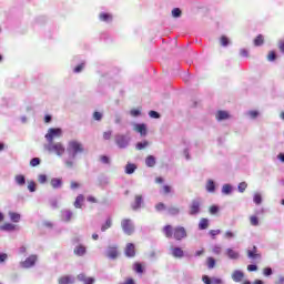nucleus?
<instances>
[{
  "label": "nucleus",
  "mask_w": 284,
  "mask_h": 284,
  "mask_svg": "<svg viewBox=\"0 0 284 284\" xmlns=\"http://www.w3.org/2000/svg\"><path fill=\"white\" fill-rule=\"evenodd\" d=\"M133 130L141 134V136H146L148 135V126L145 124H135Z\"/></svg>",
  "instance_id": "10"
},
{
  "label": "nucleus",
  "mask_w": 284,
  "mask_h": 284,
  "mask_svg": "<svg viewBox=\"0 0 284 284\" xmlns=\"http://www.w3.org/2000/svg\"><path fill=\"white\" fill-rule=\"evenodd\" d=\"M16 226L12 223H4L3 225L0 226L1 232H14Z\"/></svg>",
  "instance_id": "20"
},
{
  "label": "nucleus",
  "mask_w": 284,
  "mask_h": 284,
  "mask_svg": "<svg viewBox=\"0 0 284 284\" xmlns=\"http://www.w3.org/2000/svg\"><path fill=\"white\" fill-rule=\"evenodd\" d=\"M222 192H223V194H231V192H232V185H230V184H224L223 187H222Z\"/></svg>",
  "instance_id": "41"
},
{
  "label": "nucleus",
  "mask_w": 284,
  "mask_h": 284,
  "mask_svg": "<svg viewBox=\"0 0 284 284\" xmlns=\"http://www.w3.org/2000/svg\"><path fill=\"white\" fill-rule=\"evenodd\" d=\"M250 223L251 225H254V226L258 225V217L256 215L251 216Z\"/></svg>",
  "instance_id": "45"
},
{
  "label": "nucleus",
  "mask_w": 284,
  "mask_h": 284,
  "mask_svg": "<svg viewBox=\"0 0 284 284\" xmlns=\"http://www.w3.org/2000/svg\"><path fill=\"white\" fill-rule=\"evenodd\" d=\"M263 43H265V39L263 38V34H258L254 39V45L260 47V45H263Z\"/></svg>",
  "instance_id": "31"
},
{
  "label": "nucleus",
  "mask_w": 284,
  "mask_h": 284,
  "mask_svg": "<svg viewBox=\"0 0 284 284\" xmlns=\"http://www.w3.org/2000/svg\"><path fill=\"white\" fill-rule=\"evenodd\" d=\"M135 170H136V164L129 163L125 166L126 174H134Z\"/></svg>",
  "instance_id": "27"
},
{
  "label": "nucleus",
  "mask_w": 284,
  "mask_h": 284,
  "mask_svg": "<svg viewBox=\"0 0 284 284\" xmlns=\"http://www.w3.org/2000/svg\"><path fill=\"white\" fill-rule=\"evenodd\" d=\"M93 119H94V121H101V119H103V114L99 111H95L93 113Z\"/></svg>",
  "instance_id": "46"
},
{
  "label": "nucleus",
  "mask_w": 284,
  "mask_h": 284,
  "mask_svg": "<svg viewBox=\"0 0 284 284\" xmlns=\"http://www.w3.org/2000/svg\"><path fill=\"white\" fill-rule=\"evenodd\" d=\"M84 68H85V63L78 64V65L73 69V72H75L77 74H79V72H82Z\"/></svg>",
  "instance_id": "44"
},
{
  "label": "nucleus",
  "mask_w": 284,
  "mask_h": 284,
  "mask_svg": "<svg viewBox=\"0 0 284 284\" xmlns=\"http://www.w3.org/2000/svg\"><path fill=\"white\" fill-rule=\"evenodd\" d=\"M58 283L59 284H72V283H74V280L70 275H64L58 280Z\"/></svg>",
  "instance_id": "21"
},
{
  "label": "nucleus",
  "mask_w": 284,
  "mask_h": 284,
  "mask_svg": "<svg viewBox=\"0 0 284 284\" xmlns=\"http://www.w3.org/2000/svg\"><path fill=\"white\" fill-rule=\"evenodd\" d=\"M68 152H73V159L77 154L83 152V144L77 141L69 142Z\"/></svg>",
  "instance_id": "5"
},
{
  "label": "nucleus",
  "mask_w": 284,
  "mask_h": 284,
  "mask_svg": "<svg viewBox=\"0 0 284 284\" xmlns=\"http://www.w3.org/2000/svg\"><path fill=\"white\" fill-rule=\"evenodd\" d=\"M247 190V184L245 182H241L239 184V192H245Z\"/></svg>",
  "instance_id": "50"
},
{
  "label": "nucleus",
  "mask_w": 284,
  "mask_h": 284,
  "mask_svg": "<svg viewBox=\"0 0 284 284\" xmlns=\"http://www.w3.org/2000/svg\"><path fill=\"white\" fill-rule=\"evenodd\" d=\"M39 183H45V181H48V176H45V174H41L38 178Z\"/></svg>",
  "instance_id": "58"
},
{
  "label": "nucleus",
  "mask_w": 284,
  "mask_h": 284,
  "mask_svg": "<svg viewBox=\"0 0 284 284\" xmlns=\"http://www.w3.org/2000/svg\"><path fill=\"white\" fill-rule=\"evenodd\" d=\"M172 16L175 17V18L181 17V9H179V8L173 9L172 10Z\"/></svg>",
  "instance_id": "55"
},
{
  "label": "nucleus",
  "mask_w": 284,
  "mask_h": 284,
  "mask_svg": "<svg viewBox=\"0 0 284 284\" xmlns=\"http://www.w3.org/2000/svg\"><path fill=\"white\" fill-rule=\"evenodd\" d=\"M149 116H151V119H160L161 115L156 111H150Z\"/></svg>",
  "instance_id": "53"
},
{
  "label": "nucleus",
  "mask_w": 284,
  "mask_h": 284,
  "mask_svg": "<svg viewBox=\"0 0 284 284\" xmlns=\"http://www.w3.org/2000/svg\"><path fill=\"white\" fill-rule=\"evenodd\" d=\"M106 256L109 258H118L119 250L116 248V246H110L106 251Z\"/></svg>",
  "instance_id": "14"
},
{
  "label": "nucleus",
  "mask_w": 284,
  "mask_h": 284,
  "mask_svg": "<svg viewBox=\"0 0 284 284\" xmlns=\"http://www.w3.org/2000/svg\"><path fill=\"white\" fill-rule=\"evenodd\" d=\"M48 150H49V152H55L58 154V156H63V154H65V148L63 146V144L61 142L49 143Z\"/></svg>",
  "instance_id": "4"
},
{
  "label": "nucleus",
  "mask_w": 284,
  "mask_h": 284,
  "mask_svg": "<svg viewBox=\"0 0 284 284\" xmlns=\"http://www.w3.org/2000/svg\"><path fill=\"white\" fill-rule=\"evenodd\" d=\"M83 201H85V197L83 196V194L78 195L74 201V207H77L78 210H81V207H83Z\"/></svg>",
  "instance_id": "19"
},
{
  "label": "nucleus",
  "mask_w": 284,
  "mask_h": 284,
  "mask_svg": "<svg viewBox=\"0 0 284 284\" xmlns=\"http://www.w3.org/2000/svg\"><path fill=\"white\" fill-rule=\"evenodd\" d=\"M112 227V217H108L105 223L101 226V232H106V230H110Z\"/></svg>",
  "instance_id": "26"
},
{
  "label": "nucleus",
  "mask_w": 284,
  "mask_h": 284,
  "mask_svg": "<svg viewBox=\"0 0 284 284\" xmlns=\"http://www.w3.org/2000/svg\"><path fill=\"white\" fill-rule=\"evenodd\" d=\"M100 161H102V163H104L105 165L110 164V158H108V155H102L100 158Z\"/></svg>",
  "instance_id": "56"
},
{
  "label": "nucleus",
  "mask_w": 284,
  "mask_h": 284,
  "mask_svg": "<svg viewBox=\"0 0 284 284\" xmlns=\"http://www.w3.org/2000/svg\"><path fill=\"white\" fill-rule=\"evenodd\" d=\"M34 263H37V255H30L24 262H22V267H32L34 266Z\"/></svg>",
  "instance_id": "11"
},
{
  "label": "nucleus",
  "mask_w": 284,
  "mask_h": 284,
  "mask_svg": "<svg viewBox=\"0 0 284 284\" xmlns=\"http://www.w3.org/2000/svg\"><path fill=\"white\" fill-rule=\"evenodd\" d=\"M256 270H258V266H256V265H254V264H250V265L247 266V271H248V272H256Z\"/></svg>",
  "instance_id": "59"
},
{
  "label": "nucleus",
  "mask_w": 284,
  "mask_h": 284,
  "mask_svg": "<svg viewBox=\"0 0 284 284\" xmlns=\"http://www.w3.org/2000/svg\"><path fill=\"white\" fill-rule=\"evenodd\" d=\"M124 254L129 258H134L136 256V247L134 246L133 243H128L125 248H124Z\"/></svg>",
  "instance_id": "7"
},
{
  "label": "nucleus",
  "mask_w": 284,
  "mask_h": 284,
  "mask_svg": "<svg viewBox=\"0 0 284 284\" xmlns=\"http://www.w3.org/2000/svg\"><path fill=\"white\" fill-rule=\"evenodd\" d=\"M226 253H227V256H230L231 258H239V253H236V251L232 248H227Z\"/></svg>",
  "instance_id": "37"
},
{
  "label": "nucleus",
  "mask_w": 284,
  "mask_h": 284,
  "mask_svg": "<svg viewBox=\"0 0 284 284\" xmlns=\"http://www.w3.org/2000/svg\"><path fill=\"white\" fill-rule=\"evenodd\" d=\"M85 252H88V248H85L83 244L75 246L73 250V254H75V256H85Z\"/></svg>",
  "instance_id": "13"
},
{
  "label": "nucleus",
  "mask_w": 284,
  "mask_h": 284,
  "mask_svg": "<svg viewBox=\"0 0 284 284\" xmlns=\"http://www.w3.org/2000/svg\"><path fill=\"white\" fill-rule=\"evenodd\" d=\"M248 115L251 116V119H256V116H258V111H250Z\"/></svg>",
  "instance_id": "62"
},
{
  "label": "nucleus",
  "mask_w": 284,
  "mask_h": 284,
  "mask_svg": "<svg viewBox=\"0 0 284 284\" xmlns=\"http://www.w3.org/2000/svg\"><path fill=\"white\" fill-rule=\"evenodd\" d=\"M171 193H172V186L170 185L162 186V194H171Z\"/></svg>",
  "instance_id": "42"
},
{
  "label": "nucleus",
  "mask_w": 284,
  "mask_h": 284,
  "mask_svg": "<svg viewBox=\"0 0 284 284\" xmlns=\"http://www.w3.org/2000/svg\"><path fill=\"white\" fill-rule=\"evenodd\" d=\"M121 227L122 231L124 232V234H126V236H132V234H134L135 232V226H134V222L132 221V219H122L121 220Z\"/></svg>",
  "instance_id": "2"
},
{
  "label": "nucleus",
  "mask_w": 284,
  "mask_h": 284,
  "mask_svg": "<svg viewBox=\"0 0 284 284\" xmlns=\"http://www.w3.org/2000/svg\"><path fill=\"white\" fill-rule=\"evenodd\" d=\"M202 281H203V283H205V284H212V280H210V276H207V275H204V276L202 277Z\"/></svg>",
  "instance_id": "61"
},
{
  "label": "nucleus",
  "mask_w": 284,
  "mask_h": 284,
  "mask_svg": "<svg viewBox=\"0 0 284 284\" xmlns=\"http://www.w3.org/2000/svg\"><path fill=\"white\" fill-rule=\"evenodd\" d=\"M16 183L18 185H26V176L19 174V175H16Z\"/></svg>",
  "instance_id": "35"
},
{
  "label": "nucleus",
  "mask_w": 284,
  "mask_h": 284,
  "mask_svg": "<svg viewBox=\"0 0 284 284\" xmlns=\"http://www.w3.org/2000/svg\"><path fill=\"white\" fill-rule=\"evenodd\" d=\"M166 207H165V204L163 203V202H160V203H158L156 205H155V210L158 211V212H163V210H165Z\"/></svg>",
  "instance_id": "47"
},
{
  "label": "nucleus",
  "mask_w": 284,
  "mask_h": 284,
  "mask_svg": "<svg viewBox=\"0 0 284 284\" xmlns=\"http://www.w3.org/2000/svg\"><path fill=\"white\" fill-rule=\"evenodd\" d=\"M40 164H41V159H39V158H33L30 161L31 168H37V165H40Z\"/></svg>",
  "instance_id": "39"
},
{
  "label": "nucleus",
  "mask_w": 284,
  "mask_h": 284,
  "mask_svg": "<svg viewBox=\"0 0 284 284\" xmlns=\"http://www.w3.org/2000/svg\"><path fill=\"white\" fill-rule=\"evenodd\" d=\"M133 270H134V272H136V274H143V264L135 262L133 264Z\"/></svg>",
  "instance_id": "29"
},
{
  "label": "nucleus",
  "mask_w": 284,
  "mask_h": 284,
  "mask_svg": "<svg viewBox=\"0 0 284 284\" xmlns=\"http://www.w3.org/2000/svg\"><path fill=\"white\" fill-rule=\"evenodd\" d=\"M171 254L174 258H183V256H185V252H183L181 247H173Z\"/></svg>",
  "instance_id": "12"
},
{
  "label": "nucleus",
  "mask_w": 284,
  "mask_h": 284,
  "mask_svg": "<svg viewBox=\"0 0 284 284\" xmlns=\"http://www.w3.org/2000/svg\"><path fill=\"white\" fill-rule=\"evenodd\" d=\"M219 234H221V230H211L210 231V235L212 236V239H215L216 236H219Z\"/></svg>",
  "instance_id": "54"
},
{
  "label": "nucleus",
  "mask_w": 284,
  "mask_h": 284,
  "mask_svg": "<svg viewBox=\"0 0 284 284\" xmlns=\"http://www.w3.org/2000/svg\"><path fill=\"white\" fill-rule=\"evenodd\" d=\"M28 190L30 192H37V183H34V181L29 182Z\"/></svg>",
  "instance_id": "43"
},
{
  "label": "nucleus",
  "mask_w": 284,
  "mask_h": 284,
  "mask_svg": "<svg viewBox=\"0 0 284 284\" xmlns=\"http://www.w3.org/2000/svg\"><path fill=\"white\" fill-rule=\"evenodd\" d=\"M253 201L256 205H261V203H263V197L261 196L260 193H256L253 197Z\"/></svg>",
  "instance_id": "38"
},
{
  "label": "nucleus",
  "mask_w": 284,
  "mask_h": 284,
  "mask_svg": "<svg viewBox=\"0 0 284 284\" xmlns=\"http://www.w3.org/2000/svg\"><path fill=\"white\" fill-rule=\"evenodd\" d=\"M8 260V254L0 253V263H4Z\"/></svg>",
  "instance_id": "60"
},
{
  "label": "nucleus",
  "mask_w": 284,
  "mask_h": 284,
  "mask_svg": "<svg viewBox=\"0 0 284 284\" xmlns=\"http://www.w3.org/2000/svg\"><path fill=\"white\" fill-rule=\"evenodd\" d=\"M206 190H207L209 192H215V190H216V184H214V182H213L212 180H209V181L206 182Z\"/></svg>",
  "instance_id": "34"
},
{
  "label": "nucleus",
  "mask_w": 284,
  "mask_h": 284,
  "mask_svg": "<svg viewBox=\"0 0 284 284\" xmlns=\"http://www.w3.org/2000/svg\"><path fill=\"white\" fill-rule=\"evenodd\" d=\"M131 116H140L141 115V111L139 109H132L130 111Z\"/></svg>",
  "instance_id": "52"
},
{
  "label": "nucleus",
  "mask_w": 284,
  "mask_h": 284,
  "mask_svg": "<svg viewBox=\"0 0 284 284\" xmlns=\"http://www.w3.org/2000/svg\"><path fill=\"white\" fill-rule=\"evenodd\" d=\"M232 278H233L234 283H241V281H243L245 278V273H243L240 270H236L232 273Z\"/></svg>",
  "instance_id": "9"
},
{
  "label": "nucleus",
  "mask_w": 284,
  "mask_h": 284,
  "mask_svg": "<svg viewBox=\"0 0 284 284\" xmlns=\"http://www.w3.org/2000/svg\"><path fill=\"white\" fill-rule=\"evenodd\" d=\"M103 139L104 141H110V139H112V131H105L103 133Z\"/></svg>",
  "instance_id": "49"
},
{
  "label": "nucleus",
  "mask_w": 284,
  "mask_h": 284,
  "mask_svg": "<svg viewBox=\"0 0 284 284\" xmlns=\"http://www.w3.org/2000/svg\"><path fill=\"white\" fill-rule=\"evenodd\" d=\"M72 216H73V214H72L71 211H64V212L62 213V219H63V221H65L67 223L70 222V221H72Z\"/></svg>",
  "instance_id": "32"
},
{
  "label": "nucleus",
  "mask_w": 284,
  "mask_h": 284,
  "mask_svg": "<svg viewBox=\"0 0 284 284\" xmlns=\"http://www.w3.org/2000/svg\"><path fill=\"white\" fill-rule=\"evenodd\" d=\"M263 274H264V276H272V268L265 267V268L263 270Z\"/></svg>",
  "instance_id": "57"
},
{
  "label": "nucleus",
  "mask_w": 284,
  "mask_h": 284,
  "mask_svg": "<svg viewBox=\"0 0 284 284\" xmlns=\"http://www.w3.org/2000/svg\"><path fill=\"white\" fill-rule=\"evenodd\" d=\"M168 212L171 216H176L181 214V209L178 205H173L168 209Z\"/></svg>",
  "instance_id": "22"
},
{
  "label": "nucleus",
  "mask_w": 284,
  "mask_h": 284,
  "mask_svg": "<svg viewBox=\"0 0 284 284\" xmlns=\"http://www.w3.org/2000/svg\"><path fill=\"white\" fill-rule=\"evenodd\" d=\"M278 48H280V51L283 52L284 54V41L278 42Z\"/></svg>",
  "instance_id": "64"
},
{
  "label": "nucleus",
  "mask_w": 284,
  "mask_h": 284,
  "mask_svg": "<svg viewBox=\"0 0 284 284\" xmlns=\"http://www.w3.org/2000/svg\"><path fill=\"white\" fill-rule=\"evenodd\" d=\"M210 214H217L219 213V206L212 205L209 209Z\"/></svg>",
  "instance_id": "51"
},
{
  "label": "nucleus",
  "mask_w": 284,
  "mask_h": 284,
  "mask_svg": "<svg viewBox=\"0 0 284 284\" xmlns=\"http://www.w3.org/2000/svg\"><path fill=\"white\" fill-rule=\"evenodd\" d=\"M150 145V142L148 140H144L142 142H138L135 145V150H145Z\"/></svg>",
  "instance_id": "28"
},
{
  "label": "nucleus",
  "mask_w": 284,
  "mask_h": 284,
  "mask_svg": "<svg viewBox=\"0 0 284 284\" xmlns=\"http://www.w3.org/2000/svg\"><path fill=\"white\" fill-rule=\"evenodd\" d=\"M78 281H81L84 284H94V278L93 277H88L83 273L78 275Z\"/></svg>",
  "instance_id": "15"
},
{
  "label": "nucleus",
  "mask_w": 284,
  "mask_h": 284,
  "mask_svg": "<svg viewBox=\"0 0 284 284\" xmlns=\"http://www.w3.org/2000/svg\"><path fill=\"white\" fill-rule=\"evenodd\" d=\"M145 164L148 168H154L156 165V159L153 155H149L145 159Z\"/></svg>",
  "instance_id": "24"
},
{
  "label": "nucleus",
  "mask_w": 284,
  "mask_h": 284,
  "mask_svg": "<svg viewBox=\"0 0 284 284\" xmlns=\"http://www.w3.org/2000/svg\"><path fill=\"white\" fill-rule=\"evenodd\" d=\"M162 232L166 239H174L175 241H183L187 239V230L184 226H175L168 224L162 229Z\"/></svg>",
  "instance_id": "1"
},
{
  "label": "nucleus",
  "mask_w": 284,
  "mask_h": 284,
  "mask_svg": "<svg viewBox=\"0 0 284 284\" xmlns=\"http://www.w3.org/2000/svg\"><path fill=\"white\" fill-rule=\"evenodd\" d=\"M62 133L61 129H49L45 139L49 143H53L54 139H59Z\"/></svg>",
  "instance_id": "6"
},
{
  "label": "nucleus",
  "mask_w": 284,
  "mask_h": 284,
  "mask_svg": "<svg viewBox=\"0 0 284 284\" xmlns=\"http://www.w3.org/2000/svg\"><path fill=\"white\" fill-rule=\"evenodd\" d=\"M9 216L12 223H19L21 221V214L19 213L9 212Z\"/></svg>",
  "instance_id": "25"
},
{
  "label": "nucleus",
  "mask_w": 284,
  "mask_h": 284,
  "mask_svg": "<svg viewBox=\"0 0 284 284\" xmlns=\"http://www.w3.org/2000/svg\"><path fill=\"white\" fill-rule=\"evenodd\" d=\"M142 203H143V195H135L134 203L132 204V210L141 209Z\"/></svg>",
  "instance_id": "17"
},
{
  "label": "nucleus",
  "mask_w": 284,
  "mask_h": 284,
  "mask_svg": "<svg viewBox=\"0 0 284 284\" xmlns=\"http://www.w3.org/2000/svg\"><path fill=\"white\" fill-rule=\"evenodd\" d=\"M220 43H221V45H223L225 48V47L230 45V39H227V37H225V36H222L220 39Z\"/></svg>",
  "instance_id": "40"
},
{
  "label": "nucleus",
  "mask_w": 284,
  "mask_h": 284,
  "mask_svg": "<svg viewBox=\"0 0 284 284\" xmlns=\"http://www.w3.org/2000/svg\"><path fill=\"white\" fill-rule=\"evenodd\" d=\"M224 236L225 239H234V234L232 233V231H226Z\"/></svg>",
  "instance_id": "63"
},
{
  "label": "nucleus",
  "mask_w": 284,
  "mask_h": 284,
  "mask_svg": "<svg viewBox=\"0 0 284 284\" xmlns=\"http://www.w3.org/2000/svg\"><path fill=\"white\" fill-rule=\"evenodd\" d=\"M115 143L118 146L123 149L130 143V140H128L125 135L119 134V135H115Z\"/></svg>",
  "instance_id": "8"
},
{
  "label": "nucleus",
  "mask_w": 284,
  "mask_h": 284,
  "mask_svg": "<svg viewBox=\"0 0 284 284\" xmlns=\"http://www.w3.org/2000/svg\"><path fill=\"white\" fill-rule=\"evenodd\" d=\"M201 199L193 200L189 206L190 216H196V214H201Z\"/></svg>",
  "instance_id": "3"
},
{
  "label": "nucleus",
  "mask_w": 284,
  "mask_h": 284,
  "mask_svg": "<svg viewBox=\"0 0 284 284\" xmlns=\"http://www.w3.org/2000/svg\"><path fill=\"white\" fill-rule=\"evenodd\" d=\"M210 227V220L202 217L199 223V230H207Z\"/></svg>",
  "instance_id": "23"
},
{
  "label": "nucleus",
  "mask_w": 284,
  "mask_h": 284,
  "mask_svg": "<svg viewBox=\"0 0 284 284\" xmlns=\"http://www.w3.org/2000/svg\"><path fill=\"white\" fill-rule=\"evenodd\" d=\"M51 185H52V187H54V190H57V189L61 187V185H63V182L61 181V179H52Z\"/></svg>",
  "instance_id": "30"
},
{
  "label": "nucleus",
  "mask_w": 284,
  "mask_h": 284,
  "mask_svg": "<svg viewBox=\"0 0 284 284\" xmlns=\"http://www.w3.org/2000/svg\"><path fill=\"white\" fill-rule=\"evenodd\" d=\"M258 250L256 248V246H253V250H248L246 252L248 258H261V254L257 253Z\"/></svg>",
  "instance_id": "18"
},
{
  "label": "nucleus",
  "mask_w": 284,
  "mask_h": 284,
  "mask_svg": "<svg viewBox=\"0 0 284 284\" xmlns=\"http://www.w3.org/2000/svg\"><path fill=\"white\" fill-rule=\"evenodd\" d=\"M267 60H268V61H276V52L271 51V52L267 54Z\"/></svg>",
  "instance_id": "48"
},
{
  "label": "nucleus",
  "mask_w": 284,
  "mask_h": 284,
  "mask_svg": "<svg viewBox=\"0 0 284 284\" xmlns=\"http://www.w3.org/2000/svg\"><path fill=\"white\" fill-rule=\"evenodd\" d=\"M206 263L209 270H213V267L216 265V260H214V257H207Z\"/></svg>",
  "instance_id": "36"
},
{
  "label": "nucleus",
  "mask_w": 284,
  "mask_h": 284,
  "mask_svg": "<svg viewBox=\"0 0 284 284\" xmlns=\"http://www.w3.org/2000/svg\"><path fill=\"white\" fill-rule=\"evenodd\" d=\"M215 119L217 121H225V120L230 119V113L227 111H217Z\"/></svg>",
  "instance_id": "16"
},
{
  "label": "nucleus",
  "mask_w": 284,
  "mask_h": 284,
  "mask_svg": "<svg viewBox=\"0 0 284 284\" xmlns=\"http://www.w3.org/2000/svg\"><path fill=\"white\" fill-rule=\"evenodd\" d=\"M100 21H112V14L110 13H100L99 16Z\"/></svg>",
  "instance_id": "33"
}]
</instances>
